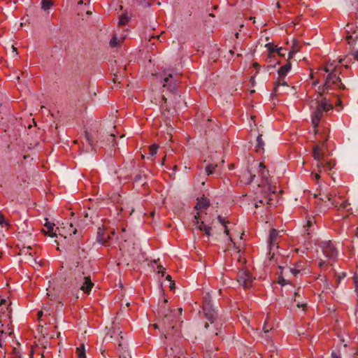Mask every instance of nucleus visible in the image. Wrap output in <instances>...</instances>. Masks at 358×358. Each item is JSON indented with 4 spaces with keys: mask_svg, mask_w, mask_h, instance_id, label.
<instances>
[{
    "mask_svg": "<svg viewBox=\"0 0 358 358\" xmlns=\"http://www.w3.org/2000/svg\"><path fill=\"white\" fill-rule=\"evenodd\" d=\"M250 82L252 83V86H253V85H254V83H255V78H254V77H252V78H250Z\"/></svg>",
    "mask_w": 358,
    "mask_h": 358,
    "instance_id": "61",
    "label": "nucleus"
},
{
    "mask_svg": "<svg viewBox=\"0 0 358 358\" xmlns=\"http://www.w3.org/2000/svg\"><path fill=\"white\" fill-rule=\"evenodd\" d=\"M350 203L348 202V200H346L340 204L339 208L346 209L348 211H349L350 209L348 208V207L350 206Z\"/></svg>",
    "mask_w": 358,
    "mask_h": 358,
    "instance_id": "36",
    "label": "nucleus"
},
{
    "mask_svg": "<svg viewBox=\"0 0 358 358\" xmlns=\"http://www.w3.org/2000/svg\"><path fill=\"white\" fill-rule=\"evenodd\" d=\"M138 4L144 8L150 6V0H137Z\"/></svg>",
    "mask_w": 358,
    "mask_h": 358,
    "instance_id": "34",
    "label": "nucleus"
},
{
    "mask_svg": "<svg viewBox=\"0 0 358 358\" xmlns=\"http://www.w3.org/2000/svg\"><path fill=\"white\" fill-rule=\"evenodd\" d=\"M332 358H341V355L338 352H332L331 353Z\"/></svg>",
    "mask_w": 358,
    "mask_h": 358,
    "instance_id": "45",
    "label": "nucleus"
},
{
    "mask_svg": "<svg viewBox=\"0 0 358 358\" xmlns=\"http://www.w3.org/2000/svg\"><path fill=\"white\" fill-rule=\"evenodd\" d=\"M331 203L334 207H338V203L336 201H333Z\"/></svg>",
    "mask_w": 358,
    "mask_h": 358,
    "instance_id": "63",
    "label": "nucleus"
},
{
    "mask_svg": "<svg viewBox=\"0 0 358 358\" xmlns=\"http://www.w3.org/2000/svg\"><path fill=\"white\" fill-rule=\"evenodd\" d=\"M169 287H170V289H171V290L174 289V288H175V283H174L173 281L171 282Z\"/></svg>",
    "mask_w": 358,
    "mask_h": 358,
    "instance_id": "51",
    "label": "nucleus"
},
{
    "mask_svg": "<svg viewBox=\"0 0 358 358\" xmlns=\"http://www.w3.org/2000/svg\"><path fill=\"white\" fill-rule=\"evenodd\" d=\"M335 196H336L335 193L330 192V193L326 194L324 197H320L319 199H320V201L326 202L327 200V201H331L332 197H334Z\"/></svg>",
    "mask_w": 358,
    "mask_h": 358,
    "instance_id": "31",
    "label": "nucleus"
},
{
    "mask_svg": "<svg viewBox=\"0 0 358 358\" xmlns=\"http://www.w3.org/2000/svg\"><path fill=\"white\" fill-rule=\"evenodd\" d=\"M177 80H178L176 78H173V76L170 73L169 74L168 77H166L164 79V87L169 85L171 89H175L176 83Z\"/></svg>",
    "mask_w": 358,
    "mask_h": 358,
    "instance_id": "18",
    "label": "nucleus"
},
{
    "mask_svg": "<svg viewBox=\"0 0 358 358\" xmlns=\"http://www.w3.org/2000/svg\"><path fill=\"white\" fill-rule=\"evenodd\" d=\"M292 64L289 62L282 66L278 71V75L280 78H285L287 73L291 70Z\"/></svg>",
    "mask_w": 358,
    "mask_h": 358,
    "instance_id": "16",
    "label": "nucleus"
},
{
    "mask_svg": "<svg viewBox=\"0 0 358 358\" xmlns=\"http://www.w3.org/2000/svg\"><path fill=\"white\" fill-rule=\"evenodd\" d=\"M264 142L262 138V135H259L257 138V151L259 152L264 150Z\"/></svg>",
    "mask_w": 358,
    "mask_h": 358,
    "instance_id": "24",
    "label": "nucleus"
},
{
    "mask_svg": "<svg viewBox=\"0 0 358 358\" xmlns=\"http://www.w3.org/2000/svg\"><path fill=\"white\" fill-rule=\"evenodd\" d=\"M118 44L117 38L116 36H114L110 41V45L111 47H115Z\"/></svg>",
    "mask_w": 358,
    "mask_h": 358,
    "instance_id": "37",
    "label": "nucleus"
},
{
    "mask_svg": "<svg viewBox=\"0 0 358 358\" xmlns=\"http://www.w3.org/2000/svg\"><path fill=\"white\" fill-rule=\"evenodd\" d=\"M327 138L320 140V144L315 145L313 148V157L317 162L324 161V152L322 149L326 145Z\"/></svg>",
    "mask_w": 358,
    "mask_h": 358,
    "instance_id": "8",
    "label": "nucleus"
},
{
    "mask_svg": "<svg viewBox=\"0 0 358 358\" xmlns=\"http://www.w3.org/2000/svg\"><path fill=\"white\" fill-rule=\"evenodd\" d=\"M54 224H52L49 222H47L45 224V227L47 228L48 231V233H49V236H51V237H55L56 236V233L55 232H53V227H54Z\"/></svg>",
    "mask_w": 358,
    "mask_h": 358,
    "instance_id": "26",
    "label": "nucleus"
},
{
    "mask_svg": "<svg viewBox=\"0 0 358 358\" xmlns=\"http://www.w3.org/2000/svg\"><path fill=\"white\" fill-rule=\"evenodd\" d=\"M297 45H298L297 41L294 40L292 46V50L289 52V58H291L293 56V55H294L296 52H297L299 51Z\"/></svg>",
    "mask_w": 358,
    "mask_h": 358,
    "instance_id": "27",
    "label": "nucleus"
},
{
    "mask_svg": "<svg viewBox=\"0 0 358 358\" xmlns=\"http://www.w3.org/2000/svg\"><path fill=\"white\" fill-rule=\"evenodd\" d=\"M252 66L255 69H259L260 67V65L257 62L253 63Z\"/></svg>",
    "mask_w": 358,
    "mask_h": 358,
    "instance_id": "52",
    "label": "nucleus"
},
{
    "mask_svg": "<svg viewBox=\"0 0 358 358\" xmlns=\"http://www.w3.org/2000/svg\"><path fill=\"white\" fill-rule=\"evenodd\" d=\"M166 279L167 280L170 281V282H172V281H173V280H172V278H171V276L170 275H167L166 276Z\"/></svg>",
    "mask_w": 358,
    "mask_h": 358,
    "instance_id": "56",
    "label": "nucleus"
},
{
    "mask_svg": "<svg viewBox=\"0 0 358 358\" xmlns=\"http://www.w3.org/2000/svg\"><path fill=\"white\" fill-rule=\"evenodd\" d=\"M341 66H338V64H335V61H333L327 62L326 66L323 69L321 68L320 69H323L326 73H330L341 71Z\"/></svg>",
    "mask_w": 358,
    "mask_h": 358,
    "instance_id": "15",
    "label": "nucleus"
},
{
    "mask_svg": "<svg viewBox=\"0 0 358 358\" xmlns=\"http://www.w3.org/2000/svg\"><path fill=\"white\" fill-rule=\"evenodd\" d=\"M276 49V53L280 57H285L286 53V49L282 48H275Z\"/></svg>",
    "mask_w": 358,
    "mask_h": 358,
    "instance_id": "35",
    "label": "nucleus"
},
{
    "mask_svg": "<svg viewBox=\"0 0 358 358\" xmlns=\"http://www.w3.org/2000/svg\"><path fill=\"white\" fill-rule=\"evenodd\" d=\"M243 176L245 178L246 182L248 184L251 183L253 181V180L255 179V175L252 174L248 170L246 172L244 173V176Z\"/></svg>",
    "mask_w": 358,
    "mask_h": 358,
    "instance_id": "25",
    "label": "nucleus"
},
{
    "mask_svg": "<svg viewBox=\"0 0 358 358\" xmlns=\"http://www.w3.org/2000/svg\"><path fill=\"white\" fill-rule=\"evenodd\" d=\"M42 8L45 10L50 9L53 3L51 0H42L41 1Z\"/></svg>",
    "mask_w": 358,
    "mask_h": 358,
    "instance_id": "28",
    "label": "nucleus"
},
{
    "mask_svg": "<svg viewBox=\"0 0 358 358\" xmlns=\"http://www.w3.org/2000/svg\"><path fill=\"white\" fill-rule=\"evenodd\" d=\"M289 271L294 276H296L300 272V268H296V267L290 268Z\"/></svg>",
    "mask_w": 358,
    "mask_h": 358,
    "instance_id": "40",
    "label": "nucleus"
},
{
    "mask_svg": "<svg viewBox=\"0 0 358 358\" xmlns=\"http://www.w3.org/2000/svg\"><path fill=\"white\" fill-rule=\"evenodd\" d=\"M278 283L280 284L281 285H285L287 284V281L283 278L281 277H279Z\"/></svg>",
    "mask_w": 358,
    "mask_h": 358,
    "instance_id": "43",
    "label": "nucleus"
},
{
    "mask_svg": "<svg viewBox=\"0 0 358 358\" xmlns=\"http://www.w3.org/2000/svg\"><path fill=\"white\" fill-rule=\"evenodd\" d=\"M279 236V231L273 229L270 231L269 234V245H270V252L269 255H271V259L273 257L274 253L271 252V250H273V247L278 248V238Z\"/></svg>",
    "mask_w": 358,
    "mask_h": 358,
    "instance_id": "12",
    "label": "nucleus"
},
{
    "mask_svg": "<svg viewBox=\"0 0 358 358\" xmlns=\"http://www.w3.org/2000/svg\"><path fill=\"white\" fill-rule=\"evenodd\" d=\"M326 265L327 262L322 259H320L318 262V266L322 269H324Z\"/></svg>",
    "mask_w": 358,
    "mask_h": 358,
    "instance_id": "41",
    "label": "nucleus"
},
{
    "mask_svg": "<svg viewBox=\"0 0 358 358\" xmlns=\"http://www.w3.org/2000/svg\"><path fill=\"white\" fill-rule=\"evenodd\" d=\"M193 224L201 231H203L208 236H210L211 227L204 224L203 221H199V215L194 217Z\"/></svg>",
    "mask_w": 358,
    "mask_h": 358,
    "instance_id": "10",
    "label": "nucleus"
},
{
    "mask_svg": "<svg viewBox=\"0 0 358 358\" xmlns=\"http://www.w3.org/2000/svg\"><path fill=\"white\" fill-rule=\"evenodd\" d=\"M354 278V282H355V292L358 294V275L355 274L353 277Z\"/></svg>",
    "mask_w": 358,
    "mask_h": 358,
    "instance_id": "39",
    "label": "nucleus"
},
{
    "mask_svg": "<svg viewBox=\"0 0 358 358\" xmlns=\"http://www.w3.org/2000/svg\"><path fill=\"white\" fill-rule=\"evenodd\" d=\"M275 192V190L274 189H272V187L268 186L267 189L262 192L263 198L256 202L255 208H258L260 205L264 204L265 203L268 206L273 205L272 201L273 200V197L274 196Z\"/></svg>",
    "mask_w": 358,
    "mask_h": 358,
    "instance_id": "7",
    "label": "nucleus"
},
{
    "mask_svg": "<svg viewBox=\"0 0 358 358\" xmlns=\"http://www.w3.org/2000/svg\"><path fill=\"white\" fill-rule=\"evenodd\" d=\"M193 224L201 231H203L208 236H210L211 227L204 224L203 221H199V215L194 217Z\"/></svg>",
    "mask_w": 358,
    "mask_h": 358,
    "instance_id": "11",
    "label": "nucleus"
},
{
    "mask_svg": "<svg viewBox=\"0 0 358 358\" xmlns=\"http://www.w3.org/2000/svg\"><path fill=\"white\" fill-rule=\"evenodd\" d=\"M280 85L287 86V82L285 80V78L278 77L277 80L275 83L274 88L272 92V95H277L278 92V87Z\"/></svg>",
    "mask_w": 358,
    "mask_h": 358,
    "instance_id": "17",
    "label": "nucleus"
},
{
    "mask_svg": "<svg viewBox=\"0 0 358 358\" xmlns=\"http://www.w3.org/2000/svg\"><path fill=\"white\" fill-rule=\"evenodd\" d=\"M217 164H208L206 167V171L207 174L208 175L212 174L214 172L215 167H217Z\"/></svg>",
    "mask_w": 358,
    "mask_h": 358,
    "instance_id": "32",
    "label": "nucleus"
},
{
    "mask_svg": "<svg viewBox=\"0 0 358 358\" xmlns=\"http://www.w3.org/2000/svg\"><path fill=\"white\" fill-rule=\"evenodd\" d=\"M158 148L159 146L155 144L150 145L149 148L150 155L151 156H154L155 155H156Z\"/></svg>",
    "mask_w": 358,
    "mask_h": 358,
    "instance_id": "33",
    "label": "nucleus"
},
{
    "mask_svg": "<svg viewBox=\"0 0 358 358\" xmlns=\"http://www.w3.org/2000/svg\"><path fill=\"white\" fill-rule=\"evenodd\" d=\"M320 246L327 258L332 261H336L338 257V251L331 241H322Z\"/></svg>",
    "mask_w": 358,
    "mask_h": 358,
    "instance_id": "6",
    "label": "nucleus"
},
{
    "mask_svg": "<svg viewBox=\"0 0 358 358\" xmlns=\"http://www.w3.org/2000/svg\"><path fill=\"white\" fill-rule=\"evenodd\" d=\"M266 46L268 48L269 57H271L273 53H276L275 48H278L276 45H273L271 43H267Z\"/></svg>",
    "mask_w": 358,
    "mask_h": 358,
    "instance_id": "30",
    "label": "nucleus"
},
{
    "mask_svg": "<svg viewBox=\"0 0 358 358\" xmlns=\"http://www.w3.org/2000/svg\"><path fill=\"white\" fill-rule=\"evenodd\" d=\"M203 312L205 317L210 322V324L206 322L204 327L208 329L215 336H218L221 332L222 323L221 320L217 317V313L213 308L211 301L206 297L204 299L203 303Z\"/></svg>",
    "mask_w": 358,
    "mask_h": 358,
    "instance_id": "1",
    "label": "nucleus"
},
{
    "mask_svg": "<svg viewBox=\"0 0 358 358\" xmlns=\"http://www.w3.org/2000/svg\"><path fill=\"white\" fill-rule=\"evenodd\" d=\"M123 350V346L122 343H119L118 348H117V352H122V350Z\"/></svg>",
    "mask_w": 358,
    "mask_h": 358,
    "instance_id": "49",
    "label": "nucleus"
},
{
    "mask_svg": "<svg viewBox=\"0 0 358 358\" xmlns=\"http://www.w3.org/2000/svg\"><path fill=\"white\" fill-rule=\"evenodd\" d=\"M217 220L223 226H226L227 222L225 221V219L222 217L221 215H218Z\"/></svg>",
    "mask_w": 358,
    "mask_h": 358,
    "instance_id": "42",
    "label": "nucleus"
},
{
    "mask_svg": "<svg viewBox=\"0 0 358 358\" xmlns=\"http://www.w3.org/2000/svg\"><path fill=\"white\" fill-rule=\"evenodd\" d=\"M313 177H314V178H315V180H318L320 178V174H319V173H315V174H314Z\"/></svg>",
    "mask_w": 358,
    "mask_h": 358,
    "instance_id": "53",
    "label": "nucleus"
},
{
    "mask_svg": "<svg viewBox=\"0 0 358 358\" xmlns=\"http://www.w3.org/2000/svg\"><path fill=\"white\" fill-rule=\"evenodd\" d=\"M314 103L315 105V110L311 115V122L315 133L317 134L318 130L317 129V127L323 116L324 112L332 110L333 105L329 103L326 98H323L320 101L316 100Z\"/></svg>",
    "mask_w": 358,
    "mask_h": 358,
    "instance_id": "3",
    "label": "nucleus"
},
{
    "mask_svg": "<svg viewBox=\"0 0 358 358\" xmlns=\"http://www.w3.org/2000/svg\"><path fill=\"white\" fill-rule=\"evenodd\" d=\"M78 358H85V350L84 345L77 348Z\"/></svg>",
    "mask_w": 358,
    "mask_h": 358,
    "instance_id": "29",
    "label": "nucleus"
},
{
    "mask_svg": "<svg viewBox=\"0 0 358 358\" xmlns=\"http://www.w3.org/2000/svg\"><path fill=\"white\" fill-rule=\"evenodd\" d=\"M75 275V287L79 288L85 294H90L92 288L94 287L90 275L85 274L84 271L80 270Z\"/></svg>",
    "mask_w": 358,
    "mask_h": 358,
    "instance_id": "5",
    "label": "nucleus"
},
{
    "mask_svg": "<svg viewBox=\"0 0 358 358\" xmlns=\"http://www.w3.org/2000/svg\"><path fill=\"white\" fill-rule=\"evenodd\" d=\"M348 33L349 31L347 30ZM346 41L350 45H352L354 42L358 40V32L357 31H354L352 34H348L345 37Z\"/></svg>",
    "mask_w": 358,
    "mask_h": 358,
    "instance_id": "20",
    "label": "nucleus"
},
{
    "mask_svg": "<svg viewBox=\"0 0 358 358\" xmlns=\"http://www.w3.org/2000/svg\"><path fill=\"white\" fill-rule=\"evenodd\" d=\"M158 268V273H161L162 275L164 276V272L162 271L164 269L163 266L162 265H159L157 266Z\"/></svg>",
    "mask_w": 358,
    "mask_h": 358,
    "instance_id": "46",
    "label": "nucleus"
},
{
    "mask_svg": "<svg viewBox=\"0 0 358 358\" xmlns=\"http://www.w3.org/2000/svg\"><path fill=\"white\" fill-rule=\"evenodd\" d=\"M3 305H6V299H1L0 302V307H2ZM1 310H3V308H1Z\"/></svg>",
    "mask_w": 358,
    "mask_h": 358,
    "instance_id": "47",
    "label": "nucleus"
},
{
    "mask_svg": "<svg viewBox=\"0 0 358 358\" xmlns=\"http://www.w3.org/2000/svg\"><path fill=\"white\" fill-rule=\"evenodd\" d=\"M42 315H43V312H42V311H39V312L38 313V317H39V318H40V317H42Z\"/></svg>",
    "mask_w": 358,
    "mask_h": 358,
    "instance_id": "62",
    "label": "nucleus"
},
{
    "mask_svg": "<svg viewBox=\"0 0 358 358\" xmlns=\"http://www.w3.org/2000/svg\"><path fill=\"white\" fill-rule=\"evenodd\" d=\"M119 357L120 358H127V357L125 355H124L122 352H119Z\"/></svg>",
    "mask_w": 358,
    "mask_h": 358,
    "instance_id": "58",
    "label": "nucleus"
},
{
    "mask_svg": "<svg viewBox=\"0 0 358 358\" xmlns=\"http://www.w3.org/2000/svg\"><path fill=\"white\" fill-rule=\"evenodd\" d=\"M3 334H4V331L3 330L0 331V348L2 347L1 341H2V336H3Z\"/></svg>",
    "mask_w": 358,
    "mask_h": 358,
    "instance_id": "48",
    "label": "nucleus"
},
{
    "mask_svg": "<svg viewBox=\"0 0 358 358\" xmlns=\"http://www.w3.org/2000/svg\"><path fill=\"white\" fill-rule=\"evenodd\" d=\"M130 20V17L127 15V13H122L119 18V24L120 25H126Z\"/></svg>",
    "mask_w": 358,
    "mask_h": 358,
    "instance_id": "23",
    "label": "nucleus"
},
{
    "mask_svg": "<svg viewBox=\"0 0 358 358\" xmlns=\"http://www.w3.org/2000/svg\"><path fill=\"white\" fill-rule=\"evenodd\" d=\"M85 137H86V141H87V142L90 145H92V139L90 138V135H89V134H88V133H86V134H85Z\"/></svg>",
    "mask_w": 358,
    "mask_h": 358,
    "instance_id": "44",
    "label": "nucleus"
},
{
    "mask_svg": "<svg viewBox=\"0 0 358 358\" xmlns=\"http://www.w3.org/2000/svg\"><path fill=\"white\" fill-rule=\"evenodd\" d=\"M295 267L296 268H300V271L303 268V266L301 265V263L297 264Z\"/></svg>",
    "mask_w": 358,
    "mask_h": 358,
    "instance_id": "57",
    "label": "nucleus"
},
{
    "mask_svg": "<svg viewBox=\"0 0 358 358\" xmlns=\"http://www.w3.org/2000/svg\"><path fill=\"white\" fill-rule=\"evenodd\" d=\"M259 172L262 179L266 180V182H267L268 178L269 176L268 171L266 170L265 165L262 162L259 164Z\"/></svg>",
    "mask_w": 358,
    "mask_h": 358,
    "instance_id": "19",
    "label": "nucleus"
},
{
    "mask_svg": "<svg viewBox=\"0 0 358 358\" xmlns=\"http://www.w3.org/2000/svg\"><path fill=\"white\" fill-rule=\"evenodd\" d=\"M327 73L324 83L322 87H319L322 91L321 94L319 95L320 96H322V93H327L329 90L336 88H338L340 90L345 89V86L343 84L341 79L339 77V75L341 73V71H333Z\"/></svg>",
    "mask_w": 358,
    "mask_h": 358,
    "instance_id": "4",
    "label": "nucleus"
},
{
    "mask_svg": "<svg viewBox=\"0 0 358 358\" xmlns=\"http://www.w3.org/2000/svg\"><path fill=\"white\" fill-rule=\"evenodd\" d=\"M354 59L358 60V50L353 53Z\"/></svg>",
    "mask_w": 358,
    "mask_h": 358,
    "instance_id": "54",
    "label": "nucleus"
},
{
    "mask_svg": "<svg viewBox=\"0 0 358 358\" xmlns=\"http://www.w3.org/2000/svg\"><path fill=\"white\" fill-rule=\"evenodd\" d=\"M263 329H264V333H268L269 331V329L267 327L266 324H264V325L263 327Z\"/></svg>",
    "mask_w": 358,
    "mask_h": 358,
    "instance_id": "50",
    "label": "nucleus"
},
{
    "mask_svg": "<svg viewBox=\"0 0 358 358\" xmlns=\"http://www.w3.org/2000/svg\"><path fill=\"white\" fill-rule=\"evenodd\" d=\"M0 317H1V320H0L1 323L3 321L2 320L3 317H8L10 319V311H8V313H6V312H1Z\"/></svg>",
    "mask_w": 358,
    "mask_h": 358,
    "instance_id": "38",
    "label": "nucleus"
},
{
    "mask_svg": "<svg viewBox=\"0 0 358 358\" xmlns=\"http://www.w3.org/2000/svg\"><path fill=\"white\" fill-rule=\"evenodd\" d=\"M336 105L337 106H342V102H341V101L340 99L337 100V104Z\"/></svg>",
    "mask_w": 358,
    "mask_h": 358,
    "instance_id": "60",
    "label": "nucleus"
},
{
    "mask_svg": "<svg viewBox=\"0 0 358 358\" xmlns=\"http://www.w3.org/2000/svg\"><path fill=\"white\" fill-rule=\"evenodd\" d=\"M4 217L1 215H0V225L2 224L4 222Z\"/></svg>",
    "mask_w": 358,
    "mask_h": 358,
    "instance_id": "55",
    "label": "nucleus"
},
{
    "mask_svg": "<svg viewBox=\"0 0 358 358\" xmlns=\"http://www.w3.org/2000/svg\"><path fill=\"white\" fill-rule=\"evenodd\" d=\"M145 174L143 173L142 174L141 172L136 174L133 178V181L134 182H141L142 183V185H143L146 182H145Z\"/></svg>",
    "mask_w": 358,
    "mask_h": 358,
    "instance_id": "22",
    "label": "nucleus"
},
{
    "mask_svg": "<svg viewBox=\"0 0 358 358\" xmlns=\"http://www.w3.org/2000/svg\"><path fill=\"white\" fill-rule=\"evenodd\" d=\"M238 282L240 285H241L244 288H249L252 286L253 278L251 274L246 271H240L238 273Z\"/></svg>",
    "mask_w": 358,
    "mask_h": 358,
    "instance_id": "9",
    "label": "nucleus"
},
{
    "mask_svg": "<svg viewBox=\"0 0 358 358\" xmlns=\"http://www.w3.org/2000/svg\"><path fill=\"white\" fill-rule=\"evenodd\" d=\"M307 224L308 227H310L312 225V222L310 220H308Z\"/></svg>",
    "mask_w": 358,
    "mask_h": 358,
    "instance_id": "64",
    "label": "nucleus"
},
{
    "mask_svg": "<svg viewBox=\"0 0 358 358\" xmlns=\"http://www.w3.org/2000/svg\"><path fill=\"white\" fill-rule=\"evenodd\" d=\"M182 310L181 308L171 309L166 308L165 306L160 308L159 315L162 319L163 326L166 331L165 337L166 338L172 335L171 331L174 329V321L178 315H181Z\"/></svg>",
    "mask_w": 358,
    "mask_h": 358,
    "instance_id": "2",
    "label": "nucleus"
},
{
    "mask_svg": "<svg viewBox=\"0 0 358 358\" xmlns=\"http://www.w3.org/2000/svg\"><path fill=\"white\" fill-rule=\"evenodd\" d=\"M110 238L111 236L110 235L106 236L103 231L101 228H99L96 236V241L98 243L106 245Z\"/></svg>",
    "mask_w": 358,
    "mask_h": 358,
    "instance_id": "13",
    "label": "nucleus"
},
{
    "mask_svg": "<svg viewBox=\"0 0 358 358\" xmlns=\"http://www.w3.org/2000/svg\"><path fill=\"white\" fill-rule=\"evenodd\" d=\"M224 233L227 234V235H229V230L227 227V225L226 226H224Z\"/></svg>",
    "mask_w": 358,
    "mask_h": 358,
    "instance_id": "59",
    "label": "nucleus"
},
{
    "mask_svg": "<svg viewBox=\"0 0 358 358\" xmlns=\"http://www.w3.org/2000/svg\"><path fill=\"white\" fill-rule=\"evenodd\" d=\"M210 206L209 201L206 198H201L195 206L196 208L206 209Z\"/></svg>",
    "mask_w": 358,
    "mask_h": 358,
    "instance_id": "21",
    "label": "nucleus"
},
{
    "mask_svg": "<svg viewBox=\"0 0 358 358\" xmlns=\"http://www.w3.org/2000/svg\"><path fill=\"white\" fill-rule=\"evenodd\" d=\"M334 166V164H333L331 162L324 160L322 162H317V167L319 172H322V170L324 171H329Z\"/></svg>",
    "mask_w": 358,
    "mask_h": 358,
    "instance_id": "14",
    "label": "nucleus"
}]
</instances>
